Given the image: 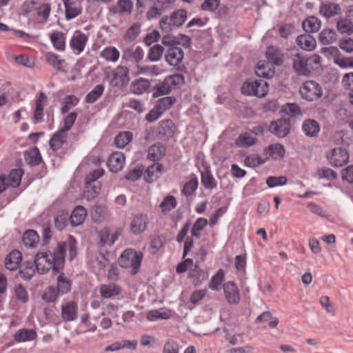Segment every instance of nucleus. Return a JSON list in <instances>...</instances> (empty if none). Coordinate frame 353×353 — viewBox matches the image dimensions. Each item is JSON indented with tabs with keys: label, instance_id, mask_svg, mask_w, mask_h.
<instances>
[{
	"label": "nucleus",
	"instance_id": "f257e3e1",
	"mask_svg": "<svg viewBox=\"0 0 353 353\" xmlns=\"http://www.w3.org/2000/svg\"><path fill=\"white\" fill-rule=\"evenodd\" d=\"M66 243H59L53 251L42 250L34 257L36 269L40 274H46L50 270L59 272L63 267L65 261Z\"/></svg>",
	"mask_w": 353,
	"mask_h": 353
},
{
	"label": "nucleus",
	"instance_id": "f03ea898",
	"mask_svg": "<svg viewBox=\"0 0 353 353\" xmlns=\"http://www.w3.org/2000/svg\"><path fill=\"white\" fill-rule=\"evenodd\" d=\"M143 254L133 249H126L119 259V265L124 268H130L131 274H136L141 267Z\"/></svg>",
	"mask_w": 353,
	"mask_h": 353
},
{
	"label": "nucleus",
	"instance_id": "7ed1b4c3",
	"mask_svg": "<svg viewBox=\"0 0 353 353\" xmlns=\"http://www.w3.org/2000/svg\"><path fill=\"white\" fill-rule=\"evenodd\" d=\"M186 19V10L180 9L173 12L170 15L163 16L159 21V26L162 31L170 32L181 26Z\"/></svg>",
	"mask_w": 353,
	"mask_h": 353
},
{
	"label": "nucleus",
	"instance_id": "20e7f679",
	"mask_svg": "<svg viewBox=\"0 0 353 353\" xmlns=\"http://www.w3.org/2000/svg\"><path fill=\"white\" fill-rule=\"evenodd\" d=\"M105 78L112 86L123 87L130 81L129 69L126 66L118 65L105 73Z\"/></svg>",
	"mask_w": 353,
	"mask_h": 353
},
{
	"label": "nucleus",
	"instance_id": "39448f33",
	"mask_svg": "<svg viewBox=\"0 0 353 353\" xmlns=\"http://www.w3.org/2000/svg\"><path fill=\"white\" fill-rule=\"evenodd\" d=\"M241 92L248 96L264 97L268 92V84L264 80L249 79L243 83Z\"/></svg>",
	"mask_w": 353,
	"mask_h": 353
},
{
	"label": "nucleus",
	"instance_id": "423d86ee",
	"mask_svg": "<svg viewBox=\"0 0 353 353\" xmlns=\"http://www.w3.org/2000/svg\"><path fill=\"white\" fill-rule=\"evenodd\" d=\"M196 256H201V260H196L195 264L192 268L189 270L188 278L192 279V284L194 286L201 285L209 276V272L205 270H202L199 268V263L204 260L206 253L204 250H199V252L196 254Z\"/></svg>",
	"mask_w": 353,
	"mask_h": 353
},
{
	"label": "nucleus",
	"instance_id": "0eeeda50",
	"mask_svg": "<svg viewBox=\"0 0 353 353\" xmlns=\"http://www.w3.org/2000/svg\"><path fill=\"white\" fill-rule=\"evenodd\" d=\"M301 97L308 101H314L323 95L321 86L316 81H306L299 90Z\"/></svg>",
	"mask_w": 353,
	"mask_h": 353
},
{
	"label": "nucleus",
	"instance_id": "6e6552de",
	"mask_svg": "<svg viewBox=\"0 0 353 353\" xmlns=\"http://www.w3.org/2000/svg\"><path fill=\"white\" fill-rule=\"evenodd\" d=\"M327 159L332 166L342 167L347 163L349 154L342 148H336L327 154Z\"/></svg>",
	"mask_w": 353,
	"mask_h": 353
},
{
	"label": "nucleus",
	"instance_id": "1a4fd4ad",
	"mask_svg": "<svg viewBox=\"0 0 353 353\" xmlns=\"http://www.w3.org/2000/svg\"><path fill=\"white\" fill-rule=\"evenodd\" d=\"M224 296L230 304L237 305L241 300L240 291L233 281H228L223 286Z\"/></svg>",
	"mask_w": 353,
	"mask_h": 353
},
{
	"label": "nucleus",
	"instance_id": "9d476101",
	"mask_svg": "<svg viewBox=\"0 0 353 353\" xmlns=\"http://www.w3.org/2000/svg\"><path fill=\"white\" fill-rule=\"evenodd\" d=\"M121 234V230L117 229L114 233H110L108 228H104L101 229L99 233V244L101 248L111 247Z\"/></svg>",
	"mask_w": 353,
	"mask_h": 353
},
{
	"label": "nucleus",
	"instance_id": "9b49d317",
	"mask_svg": "<svg viewBox=\"0 0 353 353\" xmlns=\"http://www.w3.org/2000/svg\"><path fill=\"white\" fill-rule=\"evenodd\" d=\"M88 36L82 32L75 31L70 41V46L75 54H80L88 43Z\"/></svg>",
	"mask_w": 353,
	"mask_h": 353
},
{
	"label": "nucleus",
	"instance_id": "f8f14e48",
	"mask_svg": "<svg viewBox=\"0 0 353 353\" xmlns=\"http://www.w3.org/2000/svg\"><path fill=\"white\" fill-rule=\"evenodd\" d=\"M144 57V51L140 46H132L123 50L122 59L127 62H134L139 65Z\"/></svg>",
	"mask_w": 353,
	"mask_h": 353
},
{
	"label": "nucleus",
	"instance_id": "ddd939ff",
	"mask_svg": "<svg viewBox=\"0 0 353 353\" xmlns=\"http://www.w3.org/2000/svg\"><path fill=\"white\" fill-rule=\"evenodd\" d=\"M293 68L299 75H308L310 72V66L307 57L296 54L292 57Z\"/></svg>",
	"mask_w": 353,
	"mask_h": 353
},
{
	"label": "nucleus",
	"instance_id": "4468645a",
	"mask_svg": "<svg viewBox=\"0 0 353 353\" xmlns=\"http://www.w3.org/2000/svg\"><path fill=\"white\" fill-rule=\"evenodd\" d=\"M63 4L67 20L77 17L82 12L81 0H63Z\"/></svg>",
	"mask_w": 353,
	"mask_h": 353
},
{
	"label": "nucleus",
	"instance_id": "2eb2a0df",
	"mask_svg": "<svg viewBox=\"0 0 353 353\" xmlns=\"http://www.w3.org/2000/svg\"><path fill=\"white\" fill-rule=\"evenodd\" d=\"M270 131L279 137H284L290 130V122L288 119H279L271 123Z\"/></svg>",
	"mask_w": 353,
	"mask_h": 353
},
{
	"label": "nucleus",
	"instance_id": "dca6fc26",
	"mask_svg": "<svg viewBox=\"0 0 353 353\" xmlns=\"http://www.w3.org/2000/svg\"><path fill=\"white\" fill-rule=\"evenodd\" d=\"M175 130L176 127L172 121L170 119L163 120L157 127L159 138L168 140L173 137Z\"/></svg>",
	"mask_w": 353,
	"mask_h": 353
},
{
	"label": "nucleus",
	"instance_id": "f3484780",
	"mask_svg": "<svg viewBox=\"0 0 353 353\" xmlns=\"http://www.w3.org/2000/svg\"><path fill=\"white\" fill-rule=\"evenodd\" d=\"M184 57L183 50L177 46H170L165 55V58L168 63L170 65H179Z\"/></svg>",
	"mask_w": 353,
	"mask_h": 353
},
{
	"label": "nucleus",
	"instance_id": "a211bd4d",
	"mask_svg": "<svg viewBox=\"0 0 353 353\" xmlns=\"http://www.w3.org/2000/svg\"><path fill=\"white\" fill-rule=\"evenodd\" d=\"M125 161L124 154L122 152H116L110 156L107 164L111 172H117L123 169Z\"/></svg>",
	"mask_w": 353,
	"mask_h": 353
},
{
	"label": "nucleus",
	"instance_id": "6ab92c4d",
	"mask_svg": "<svg viewBox=\"0 0 353 353\" xmlns=\"http://www.w3.org/2000/svg\"><path fill=\"white\" fill-rule=\"evenodd\" d=\"M46 102L47 97L43 92H41L35 100V108L33 112L34 123H37L41 122Z\"/></svg>",
	"mask_w": 353,
	"mask_h": 353
},
{
	"label": "nucleus",
	"instance_id": "aec40b11",
	"mask_svg": "<svg viewBox=\"0 0 353 353\" xmlns=\"http://www.w3.org/2000/svg\"><path fill=\"white\" fill-rule=\"evenodd\" d=\"M148 223V216L139 214L134 216L130 224L131 232L134 234H139L145 229Z\"/></svg>",
	"mask_w": 353,
	"mask_h": 353
},
{
	"label": "nucleus",
	"instance_id": "412c9836",
	"mask_svg": "<svg viewBox=\"0 0 353 353\" xmlns=\"http://www.w3.org/2000/svg\"><path fill=\"white\" fill-rule=\"evenodd\" d=\"M162 164L155 163L149 166L143 173V177L148 183H152L158 179L163 172Z\"/></svg>",
	"mask_w": 353,
	"mask_h": 353
},
{
	"label": "nucleus",
	"instance_id": "4be33fe9",
	"mask_svg": "<svg viewBox=\"0 0 353 353\" xmlns=\"http://www.w3.org/2000/svg\"><path fill=\"white\" fill-rule=\"evenodd\" d=\"M166 154V146L161 143H156L148 150V159L150 161H159Z\"/></svg>",
	"mask_w": 353,
	"mask_h": 353
},
{
	"label": "nucleus",
	"instance_id": "5701e85b",
	"mask_svg": "<svg viewBox=\"0 0 353 353\" xmlns=\"http://www.w3.org/2000/svg\"><path fill=\"white\" fill-rule=\"evenodd\" d=\"M87 216V210L82 205L77 206L70 216V224L73 227L81 225Z\"/></svg>",
	"mask_w": 353,
	"mask_h": 353
},
{
	"label": "nucleus",
	"instance_id": "b1692460",
	"mask_svg": "<svg viewBox=\"0 0 353 353\" xmlns=\"http://www.w3.org/2000/svg\"><path fill=\"white\" fill-rule=\"evenodd\" d=\"M21 259V253L18 250H12L6 258L5 266L9 270H16L19 267Z\"/></svg>",
	"mask_w": 353,
	"mask_h": 353
},
{
	"label": "nucleus",
	"instance_id": "393cba45",
	"mask_svg": "<svg viewBox=\"0 0 353 353\" xmlns=\"http://www.w3.org/2000/svg\"><path fill=\"white\" fill-rule=\"evenodd\" d=\"M255 73L259 77L269 79L274 76V69L272 63L261 61L255 68Z\"/></svg>",
	"mask_w": 353,
	"mask_h": 353
},
{
	"label": "nucleus",
	"instance_id": "a878e982",
	"mask_svg": "<svg viewBox=\"0 0 353 353\" xmlns=\"http://www.w3.org/2000/svg\"><path fill=\"white\" fill-rule=\"evenodd\" d=\"M99 292L103 299H112L121 294V288L114 283L104 284L100 287Z\"/></svg>",
	"mask_w": 353,
	"mask_h": 353
},
{
	"label": "nucleus",
	"instance_id": "bb28decb",
	"mask_svg": "<svg viewBox=\"0 0 353 353\" xmlns=\"http://www.w3.org/2000/svg\"><path fill=\"white\" fill-rule=\"evenodd\" d=\"M296 43L301 49L307 51L313 50L316 46L315 39L308 34L299 35L296 38Z\"/></svg>",
	"mask_w": 353,
	"mask_h": 353
},
{
	"label": "nucleus",
	"instance_id": "cd10ccee",
	"mask_svg": "<svg viewBox=\"0 0 353 353\" xmlns=\"http://www.w3.org/2000/svg\"><path fill=\"white\" fill-rule=\"evenodd\" d=\"M50 39L53 47L58 51H64L65 49L66 37L65 33L54 31L50 34Z\"/></svg>",
	"mask_w": 353,
	"mask_h": 353
},
{
	"label": "nucleus",
	"instance_id": "c85d7f7f",
	"mask_svg": "<svg viewBox=\"0 0 353 353\" xmlns=\"http://www.w3.org/2000/svg\"><path fill=\"white\" fill-rule=\"evenodd\" d=\"M133 8L131 0H119L117 5L110 8V12L113 14H130Z\"/></svg>",
	"mask_w": 353,
	"mask_h": 353
},
{
	"label": "nucleus",
	"instance_id": "c756f323",
	"mask_svg": "<svg viewBox=\"0 0 353 353\" xmlns=\"http://www.w3.org/2000/svg\"><path fill=\"white\" fill-rule=\"evenodd\" d=\"M265 54L268 61L272 64L276 65L282 64L283 54L278 48L272 46H269L267 48Z\"/></svg>",
	"mask_w": 353,
	"mask_h": 353
},
{
	"label": "nucleus",
	"instance_id": "7c9ffc66",
	"mask_svg": "<svg viewBox=\"0 0 353 353\" xmlns=\"http://www.w3.org/2000/svg\"><path fill=\"white\" fill-rule=\"evenodd\" d=\"M72 281L65 276V274L61 272L57 279V288L60 295H63L68 293L71 290Z\"/></svg>",
	"mask_w": 353,
	"mask_h": 353
},
{
	"label": "nucleus",
	"instance_id": "2f4dec72",
	"mask_svg": "<svg viewBox=\"0 0 353 353\" xmlns=\"http://www.w3.org/2000/svg\"><path fill=\"white\" fill-rule=\"evenodd\" d=\"M77 313V305L70 301L62 306L61 315L65 321H71L75 319Z\"/></svg>",
	"mask_w": 353,
	"mask_h": 353
},
{
	"label": "nucleus",
	"instance_id": "473e14b6",
	"mask_svg": "<svg viewBox=\"0 0 353 353\" xmlns=\"http://www.w3.org/2000/svg\"><path fill=\"white\" fill-rule=\"evenodd\" d=\"M150 88V82L144 78H139L132 82L131 91L136 94H142L146 92Z\"/></svg>",
	"mask_w": 353,
	"mask_h": 353
},
{
	"label": "nucleus",
	"instance_id": "72a5a7b5",
	"mask_svg": "<svg viewBox=\"0 0 353 353\" xmlns=\"http://www.w3.org/2000/svg\"><path fill=\"white\" fill-rule=\"evenodd\" d=\"M100 57L108 62L116 63L120 57V52L114 46L104 48L100 52Z\"/></svg>",
	"mask_w": 353,
	"mask_h": 353
},
{
	"label": "nucleus",
	"instance_id": "f704fd0d",
	"mask_svg": "<svg viewBox=\"0 0 353 353\" xmlns=\"http://www.w3.org/2000/svg\"><path fill=\"white\" fill-rule=\"evenodd\" d=\"M67 132L59 130L50 140V146L53 151H57L66 142Z\"/></svg>",
	"mask_w": 353,
	"mask_h": 353
},
{
	"label": "nucleus",
	"instance_id": "c9c22d12",
	"mask_svg": "<svg viewBox=\"0 0 353 353\" xmlns=\"http://www.w3.org/2000/svg\"><path fill=\"white\" fill-rule=\"evenodd\" d=\"M37 336V332L32 329H20L14 334V339L18 343H23L33 341Z\"/></svg>",
	"mask_w": 353,
	"mask_h": 353
},
{
	"label": "nucleus",
	"instance_id": "e433bc0d",
	"mask_svg": "<svg viewBox=\"0 0 353 353\" xmlns=\"http://www.w3.org/2000/svg\"><path fill=\"white\" fill-rule=\"evenodd\" d=\"M106 254H108V252L105 253L101 252L94 259L90 261L91 265L97 274H101L105 268L109 264V261L106 257Z\"/></svg>",
	"mask_w": 353,
	"mask_h": 353
},
{
	"label": "nucleus",
	"instance_id": "4c0bfd02",
	"mask_svg": "<svg viewBox=\"0 0 353 353\" xmlns=\"http://www.w3.org/2000/svg\"><path fill=\"white\" fill-rule=\"evenodd\" d=\"M22 241L26 247L34 248L39 243V234L33 230H28L23 234Z\"/></svg>",
	"mask_w": 353,
	"mask_h": 353
},
{
	"label": "nucleus",
	"instance_id": "58836bf2",
	"mask_svg": "<svg viewBox=\"0 0 353 353\" xmlns=\"http://www.w3.org/2000/svg\"><path fill=\"white\" fill-rule=\"evenodd\" d=\"M341 8L338 4L331 2L323 3L320 7V13L327 18L338 14Z\"/></svg>",
	"mask_w": 353,
	"mask_h": 353
},
{
	"label": "nucleus",
	"instance_id": "ea45409f",
	"mask_svg": "<svg viewBox=\"0 0 353 353\" xmlns=\"http://www.w3.org/2000/svg\"><path fill=\"white\" fill-rule=\"evenodd\" d=\"M302 129L307 136L316 137L320 131V125L316 121L307 119L303 122Z\"/></svg>",
	"mask_w": 353,
	"mask_h": 353
},
{
	"label": "nucleus",
	"instance_id": "a19ab883",
	"mask_svg": "<svg viewBox=\"0 0 353 353\" xmlns=\"http://www.w3.org/2000/svg\"><path fill=\"white\" fill-rule=\"evenodd\" d=\"M45 59L49 65H52L56 70H63L65 60L61 59L58 54L52 52H46Z\"/></svg>",
	"mask_w": 353,
	"mask_h": 353
},
{
	"label": "nucleus",
	"instance_id": "79ce46f5",
	"mask_svg": "<svg viewBox=\"0 0 353 353\" xmlns=\"http://www.w3.org/2000/svg\"><path fill=\"white\" fill-rule=\"evenodd\" d=\"M302 26L307 32H316L320 29L321 21L317 17L311 16L303 21Z\"/></svg>",
	"mask_w": 353,
	"mask_h": 353
},
{
	"label": "nucleus",
	"instance_id": "37998d69",
	"mask_svg": "<svg viewBox=\"0 0 353 353\" xmlns=\"http://www.w3.org/2000/svg\"><path fill=\"white\" fill-rule=\"evenodd\" d=\"M256 141V139L252 134V132H246L239 136L235 141V143L239 147L247 148L254 145Z\"/></svg>",
	"mask_w": 353,
	"mask_h": 353
},
{
	"label": "nucleus",
	"instance_id": "c03bdc74",
	"mask_svg": "<svg viewBox=\"0 0 353 353\" xmlns=\"http://www.w3.org/2000/svg\"><path fill=\"white\" fill-rule=\"evenodd\" d=\"M177 205V201L174 196H166L159 205L161 212L163 214H166L171 210H174Z\"/></svg>",
	"mask_w": 353,
	"mask_h": 353
},
{
	"label": "nucleus",
	"instance_id": "a18cd8bd",
	"mask_svg": "<svg viewBox=\"0 0 353 353\" xmlns=\"http://www.w3.org/2000/svg\"><path fill=\"white\" fill-rule=\"evenodd\" d=\"M23 172L21 169L11 170L6 179L8 186L16 188L19 185Z\"/></svg>",
	"mask_w": 353,
	"mask_h": 353
},
{
	"label": "nucleus",
	"instance_id": "49530a36",
	"mask_svg": "<svg viewBox=\"0 0 353 353\" xmlns=\"http://www.w3.org/2000/svg\"><path fill=\"white\" fill-rule=\"evenodd\" d=\"M171 316V310L166 308H160L148 312L147 319L150 321H154L159 319H168Z\"/></svg>",
	"mask_w": 353,
	"mask_h": 353
},
{
	"label": "nucleus",
	"instance_id": "de8ad7c7",
	"mask_svg": "<svg viewBox=\"0 0 353 353\" xmlns=\"http://www.w3.org/2000/svg\"><path fill=\"white\" fill-rule=\"evenodd\" d=\"M54 225L58 230H63L68 225V212L65 210L58 211L54 218Z\"/></svg>",
	"mask_w": 353,
	"mask_h": 353
},
{
	"label": "nucleus",
	"instance_id": "09e8293b",
	"mask_svg": "<svg viewBox=\"0 0 353 353\" xmlns=\"http://www.w3.org/2000/svg\"><path fill=\"white\" fill-rule=\"evenodd\" d=\"M266 152L274 159H281L283 158L285 150L283 145L275 143L270 145Z\"/></svg>",
	"mask_w": 353,
	"mask_h": 353
},
{
	"label": "nucleus",
	"instance_id": "8fccbe9b",
	"mask_svg": "<svg viewBox=\"0 0 353 353\" xmlns=\"http://www.w3.org/2000/svg\"><path fill=\"white\" fill-rule=\"evenodd\" d=\"M101 186L99 183L85 182L84 196L90 200L95 198L100 192Z\"/></svg>",
	"mask_w": 353,
	"mask_h": 353
},
{
	"label": "nucleus",
	"instance_id": "3c124183",
	"mask_svg": "<svg viewBox=\"0 0 353 353\" xmlns=\"http://www.w3.org/2000/svg\"><path fill=\"white\" fill-rule=\"evenodd\" d=\"M208 221L202 217L198 218L195 222L194 223L192 229H191V234L192 236H194L197 239L201 238V232L204 230V228L208 225Z\"/></svg>",
	"mask_w": 353,
	"mask_h": 353
},
{
	"label": "nucleus",
	"instance_id": "603ef678",
	"mask_svg": "<svg viewBox=\"0 0 353 353\" xmlns=\"http://www.w3.org/2000/svg\"><path fill=\"white\" fill-rule=\"evenodd\" d=\"M225 278V272L223 270L220 269L212 277L208 287L210 289L219 291L221 289V286Z\"/></svg>",
	"mask_w": 353,
	"mask_h": 353
},
{
	"label": "nucleus",
	"instance_id": "864d4df0",
	"mask_svg": "<svg viewBox=\"0 0 353 353\" xmlns=\"http://www.w3.org/2000/svg\"><path fill=\"white\" fill-rule=\"evenodd\" d=\"M172 88L168 81L165 79L163 82L159 83L154 88L152 97L157 98L160 96L168 94L172 91Z\"/></svg>",
	"mask_w": 353,
	"mask_h": 353
},
{
	"label": "nucleus",
	"instance_id": "5fc2aeb1",
	"mask_svg": "<svg viewBox=\"0 0 353 353\" xmlns=\"http://www.w3.org/2000/svg\"><path fill=\"white\" fill-rule=\"evenodd\" d=\"M25 159L29 164L39 165L41 161V157L39 149L34 148L27 151L25 153Z\"/></svg>",
	"mask_w": 353,
	"mask_h": 353
},
{
	"label": "nucleus",
	"instance_id": "6e6d98bb",
	"mask_svg": "<svg viewBox=\"0 0 353 353\" xmlns=\"http://www.w3.org/2000/svg\"><path fill=\"white\" fill-rule=\"evenodd\" d=\"M105 87L102 84L97 85L85 97V101L89 103H93L97 101L102 95Z\"/></svg>",
	"mask_w": 353,
	"mask_h": 353
},
{
	"label": "nucleus",
	"instance_id": "4d7b16f0",
	"mask_svg": "<svg viewBox=\"0 0 353 353\" xmlns=\"http://www.w3.org/2000/svg\"><path fill=\"white\" fill-rule=\"evenodd\" d=\"M201 183L206 189H214L216 187V181L209 170H205L201 173Z\"/></svg>",
	"mask_w": 353,
	"mask_h": 353
},
{
	"label": "nucleus",
	"instance_id": "13d9d810",
	"mask_svg": "<svg viewBox=\"0 0 353 353\" xmlns=\"http://www.w3.org/2000/svg\"><path fill=\"white\" fill-rule=\"evenodd\" d=\"M199 185V181L196 176L192 177L187 181L182 190V194L185 196H190L194 194Z\"/></svg>",
	"mask_w": 353,
	"mask_h": 353
},
{
	"label": "nucleus",
	"instance_id": "bf43d9fd",
	"mask_svg": "<svg viewBox=\"0 0 353 353\" xmlns=\"http://www.w3.org/2000/svg\"><path fill=\"white\" fill-rule=\"evenodd\" d=\"M163 72V70L158 65L141 66L137 65V74H148L157 76Z\"/></svg>",
	"mask_w": 353,
	"mask_h": 353
},
{
	"label": "nucleus",
	"instance_id": "052dcab7",
	"mask_svg": "<svg viewBox=\"0 0 353 353\" xmlns=\"http://www.w3.org/2000/svg\"><path fill=\"white\" fill-rule=\"evenodd\" d=\"M336 40V34L334 30L325 29L319 34V41L323 45H329Z\"/></svg>",
	"mask_w": 353,
	"mask_h": 353
},
{
	"label": "nucleus",
	"instance_id": "680f3d73",
	"mask_svg": "<svg viewBox=\"0 0 353 353\" xmlns=\"http://www.w3.org/2000/svg\"><path fill=\"white\" fill-rule=\"evenodd\" d=\"M132 133L130 132H122L114 139L115 145L119 148H124L132 139Z\"/></svg>",
	"mask_w": 353,
	"mask_h": 353
},
{
	"label": "nucleus",
	"instance_id": "e2e57ef3",
	"mask_svg": "<svg viewBox=\"0 0 353 353\" xmlns=\"http://www.w3.org/2000/svg\"><path fill=\"white\" fill-rule=\"evenodd\" d=\"M175 102L176 99L174 97H166L159 99L156 106L163 114L166 110L171 108Z\"/></svg>",
	"mask_w": 353,
	"mask_h": 353
},
{
	"label": "nucleus",
	"instance_id": "0e129e2a",
	"mask_svg": "<svg viewBox=\"0 0 353 353\" xmlns=\"http://www.w3.org/2000/svg\"><path fill=\"white\" fill-rule=\"evenodd\" d=\"M164 52V48L159 44H156L152 46L148 53V59L150 61H159Z\"/></svg>",
	"mask_w": 353,
	"mask_h": 353
},
{
	"label": "nucleus",
	"instance_id": "69168bd1",
	"mask_svg": "<svg viewBox=\"0 0 353 353\" xmlns=\"http://www.w3.org/2000/svg\"><path fill=\"white\" fill-rule=\"evenodd\" d=\"M334 63L341 68H353V57H346L337 54L334 57Z\"/></svg>",
	"mask_w": 353,
	"mask_h": 353
},
{
	"label": "nucleus",
	"instance_id": "338daca9",
	"mask_svg": "<svg viewBox=\"0 0 353 353\" xmlns=\"http://www.w3.org/2000/svg\"><path fill=\"white\" fill-rule=\"evenodd\" d=\"M108 215V211L106 207L102 205H95L94 208L92 212V217L96 222H101Z\"/></svg>",
	"mask_w": 353,
	"mask_h": 353
},
{
	"label": "nucleus",
	"instance_id": "774afa93",
	"mask_svg": "<svg viewBox=\"0 0 353 353\" xmlns=\"http://www.w3.org/2000/svg\"><path fill=\"white\" fill-rule=\"evenodd\" d=\"M163 238L161 236L154 237L150 243L148 252L151 254H156L163 246Z\"/></svg>",
	"mask_w": 353,
	"mask_h": 353
}]
</instances>
